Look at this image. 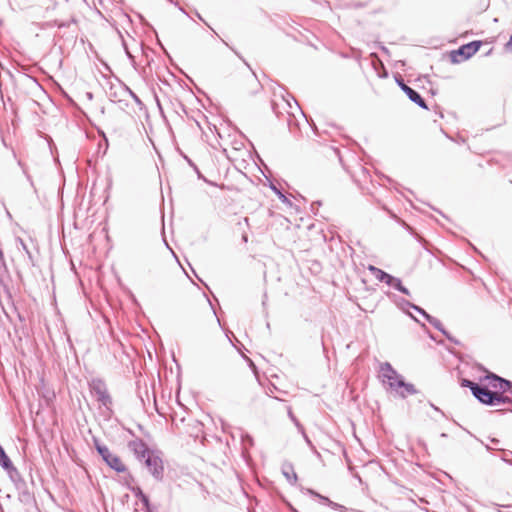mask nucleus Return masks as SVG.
Returning a JSON list of instances; mask_svg holds the SVG:
<instances>
[{
  "mask_svg": "<svg viewBox=\"0 0 512 512\" xmlns=\"http://www.w3.org/2000/svg\"><path fill=\"white\" fill-rule=\"evenodd\" d=\"M133 492H134V495L140 500V498L142 496H144L145 494L143 493V491L141 490V488L137 487V488H134L133 489Z\"/></svg>",
  "mask_w": 512,
  "mask_h": 512,
  "instance_id": "nucleus-22",
  "label": "nucleus"
},
{
  "mask_svg": "<svg viewBox=\"0 0 512 512\" xmlns=\"http://www.w3.org/2000/svg\"><path fill=\"white\" fill-rule=\"evenodd\" d=\"M328 506L334 510H339V511H342V512H347V508L341 504H338L336 502H333L332 500L330 501V503L328 504Z\"/></svg>",
  "mask_w": 512,
  "mask_h": 512,
  "instance_id": "nucleus-19",
  "label": "nucleus"
},
{
  "mask_svg": "<svg viewBox=\"0 0 512 512\" xmlns=\"http://www.w3.org/2000/svg\"><path fill=\"white\" fill-rule=\"evenodd\" d=\"M4 470L8 473V476L11 479V481L16 485H18V483L20 482H23L18 469L13 465V463L10 464V466L5 468Z\"/></svg>",
  "mask_w": 512,
  "mask_h": 512,
  "instance_id": "nucleus-11",
  "label": "nucleus"
},
{
  "mask_svg": "<svg viewBox=\"0 0 512 512\" xmlns=\"http://www.w3.org/2000/svg\"><path fill=\"white\" fill-rule=\"evenodd\" d=\"M398 84L412 102H414L421 108L427 109L425 100L421 97V95L416 90L409 87L402 80L398 81Z\"/></svg>",
  "mask_w": 512,
  "mask_h": 512,
  "instance_id": "nucleus-6",
  "label": "nucleus"
},
{
  "mask_svg": "<svg viewBox=\"0 0 512 512\" xmlns=\"http://www.w3.org/2000/svg\"><path fill=\"white\" fill-rule=\"evenodd\" d=\"M250 366L255 369V365L252 361H250Z\"/></svg>",
  "mask_w": 512,
  "mask_h": 512,
  "instance_id": "nucleus-30",
  "label": "nucleus"
},
{
  "mask_svg": "<svg viewBox=\"0 0 512 512\" xmlns=\"http://www.w3.org/2000/svg\"><path fill=\"white\" fill-rule=\"evenodd\" d=\"M301 433L303 434L304 438H305V441L309 444V445H312L310 439L308 438V436L305 434L304 432V429L303 430H300Z\"/></svg>",
  "mask_w": 512,
  "mask_h": 512,
  "instance_id": "nucleus-26",
  "label": "nucleus"
},
{
  "mask_svg": "<svg viewBox=\"0 0 512 512\" xmlns=\"http://www.w3.org/2000/svg\"><path fill=\"white\" fill-rule=\"evenodd\" d=\"M301 433L303 434L304 438H305V441L309 444V445H312L310 439L308 438V436L305 434L304 432V429L303 430H300Z\"/></svg>",
  "mask_w": 512,
  "mask_h": 512,
  "instance_id": "nucleus-25",
  "label": "nucleus"
},
{
  "mask_svg": "<svg viewBox=\"0 0 512 512\" xmlns=\"http://www.w3.org/2000/svg\"><path fill=\"white\" fill-rule=\"evenodd\" d=\"M369 271L374 275V277L380 281V282H385V280H389V274L386 273L385 271L375 267V266H369Z\"/></svg>",
  "mask_w": 512,
  "mask_h": 512,
  "instance_id": "nucleus-15",
  "label": "nucleus"
},
{
  "mask_svg": "<svg viewBox=\"0 0 512 512\" xmlns=\"http://www.w3.org/2000/svg\"><path fill=\"white\" fill-rule=\"evenodd\" d=\"M405 305L414 309L415 311H417L418 313H420L421 315H423L425 318H426V315H429L424 309H422L421 307L415 305V304H412L408 301H405Z\"/></svg>",
  "mask_w": 512,
  "mask_h": 512,
  "instance_id": "nucleus-18",
  "label": "nucleus"
},
{
  "mask_svg": "<svg viewBox=\"0 0 512 512\" xmlns=\"http://www.w3.org/2000/svg\"><path fill=\"white\" fill-rule=\"evenodd\" d=\"M126 53H127V56H128L130 59H133V56L131 55V53H130L128 50H126Z\"/></svg>",
  "mask_w": 512,
  "mask_h": 512,
  "instance_id": "nucleus-28",
  "label": "nucleus"
},
{
  "mask_svg": "<svg viewBox=\"0 0 512 512\" xmlns=\"http://www.w3.org/2000/svg\"><path fill=\"white\" fill-rule=\"evenodd\" d=\"M140 501L142 502L145 510H149L151 505H150L149 498H148V496L146 494L140 498Z\"/></svg>",
  "mask_w": 512,
  "mask_h": 512,
  "instance_id": "nucleus-21",
  "label": "nucleus"
},
{
  "mask_svg": "<svg viewBox=\"0 0 512 512\" xmlns=\"http://www.w3.org/2000/svg\"><path fill=\"white\" fill-rule=\"evenodd\" d=\"M510 457H512V451H508V452L504 453L502 459H503V461L510 463Z\"/></svg>",
  "mask_w": 512,
  "mask_h": 512,
  "instance_id": "nucleus-23",
  "label": "nucleus"
},
{
  "mask_svg": "<svg viewBox=\"0 0 512 512\" xmlns=\"http://www.w3.org/2000/svg\"><path fill=\"white\" fill-rule=\"evenodd\" d=\"M145 465L148 468L149 472L156 480H161L163 478V462L162 459L156 455L154 452H151L145 459Z\"/></svg>",
  "mask_w": 512,
  "mask_h": 512,
  "instance_id": "nucleus-5",
  "label": "nucleus"
},
{
  "mask_svg": "<svg viewBox=\"0 0 512 512\" xmlns=\"http://www.w3.org/2000/svg\"><path fill=\"white\" fill-rule=\"evenodd\" d=\"M306 492H307L309 495H311V496H314V497L318 498L321 504H324V505H327V506H328V504H329V503H330V501H331L328 497L323 496V495H321V494L317 493L316 491H314V490H312V489H306Z\"/></svg>",
  "mask_w": 512,
  "mask_h": 512,
  "instance_id": "nucleus-17",
  "label": "nucleus"
},
{
  "mask_svg": "<svg viewBox=\"0 0 512 512\" xmlns=\"http://www.w3.org/2000/svg\"><path fill=\"white\" fill-rule=\"evenodd\" d=\"M111 469L115 470L118 473L125 472L126 466L122 462L119 456L112 453L108 459L104 461Z\"/></svg>",
  "mask_w": 512,
  "mask_h": 512,
  "instance_id": "nucleus-8",
  "label": "nucleus"
},
{
  "mask_svg": "<svg viewBox=\"0 0 512 512\" xmlns=\"http://www.w3.org/2000/svg\"><path fill=\"white\" fill-rule=\"evenodd\" d=\"M3 258V252L2 250L0 249V260Z\"/></svg>",
  "mask_w": 512,
  "mask_h": 512,
  "instance_id": "nucleus-29",
  "label": "nucleus"
},
{
  "mask_svg": "<svg viewBox=\"0 0 512 512\" xmlns=\"http://www.w3.org/2000/svg\"><path fill=\"white\" fill-rule=\"evenodd\" d=\"M10 464H12V461L10 460V458L7 456L4 449L0 445V465L2 466L3 469H5L9 467Z\"/></svg>",
  "mask_w": 512,
  "mask_h": 512,
  "instance_id": "nucleus-16",
  "label": "nucleus"
},
{
  "mask_svg": "<svg viewBox=\"0 0 512 512\" xmlns=\"http://www.w3.org/2000/svg\"><path fill=\"white\" fill-rule=\"evenodd\" d=\"M282 474L291 485L296 484L298 477L291 463H284L282 465Z\"/></svg>",
  "mask_w": 512,
  "mask_h": 512,
  "instance_id": "nucleus-9",
  "label": "nucleus"
},
{
  "mask_svg": "<svg viewBox=\"0 0 512 512\" xmlns=\"http://www.w3.org/2000/svg\"><path fill=\"white\" fill-rule=\"evenodd\" d=\"M507 46L510 47L512 49V34H511V37L507 43Z\"/></svg>",
  "mask_w": 512,
  "mask_h": 512,
  "instance_id": "nucleus-27",
  "label": "nucleus"
},
{
  "mask_svg": "<svg viewBox=\"0 0 512 512\" xmlns=\"http://www.w3.org/2000/svg\"><path fill=\"white\" fill-rule=\"evenodd\" d=\"M145 512H153L151 507L149 508V510H145Z\"/></svg>",
  "mask_w": 512,
  "mask_h": 512,
  "instance_id": "nucleus-31",
  "label": "nucleus"
},
{
  "mask_svg": "<svg viewBox=\"0 0 512 512\" xmlns=\"http://www.w3.org/2000/svg\"><path fill=\"white\" fill-rule=\"evenodd\" d=\"M129 448L134 452L138 459H145L151 451L148 449L147 445L140 439H136L129 442Z\"/></svg>",
  "mask_w": 512,
  "mask_h": 512,
  "instance_id": "nucleus-7",
  "label": "nucleus"
},
{
  "mask_svg": "<svg viewBox=\"0 0 512 512\" xmlns=\"http://www.w3.org/2000/svg\"><path fill=\"white\" fill-rule=\"evenodd\" d=\"M426 320L432 326H434L437 330L441 331L450 341H453V339L449 336V334L444 329V327H443V325H442L440 320H438L437 318H435V317H433L431 315H426Z\"/></svg>",
  "mask_w": 512,
  "mask_h": 512,
  "instance_id": "nucleus-14",
  "label": "nucleus"
},
{
  "mask_svg": "<svg viewBox=\"0 0 512 512\" xmlns=\"http://www.w3.org/2000/svg\"><path fill=\"white\" fill-rule=\"evenodd\" d=\"M389 280H385V284H387L388 286L390 287H393L394 289L398 290L399 292L405 294V295H410V292L409 290L402 285V282L399 278H396L392 275L389 274Z\"/></svg>",
  "mask_w": 512,
  "mask_h": 512,
  "instance_id": "nucleus-10",
  "label": "nucleus"
},
{
  "mask_svg": "<svg viewBox=\"0 0 512 512\" xmlns=\"http://www.w3.org/2000/svg\"><path fill=\"white\" fill-rule=\"evenodd\" d=\"M480 41H473L462 45L458 50L451 53L454 62L464 61L472 57L480 48Z\"/></svg>",
  "mask_w": 512,
  "mask_h": 512,
  "instance_id": "nucleus-4",
  "label": "nucleus"
},
{
  "mask_svg": "<svg viewBox=\"0 0 512 512\" xmlns=\"http://www.w3.org/2000/svg\"><path fill=\"white\" fill-rule=\"evenodd\" d=\"M288 416L295 423V425L297 426V428L299 430H303V426L299 423V421L297 420V418L293 414L291 408H288Z\"/></svg>",
  "mask_w": 512,
  "mask_h": 512,
  "instance_id": "nucleus-20",
  "label": "nucleus"
},
{
  "mask_svg": "<svg viewBox=\"0 0 512 512\" xmlns=\"http://www.w3.org/2000/svg\"><path fill=\"white\" fill-rule=\"evenodd\" d=\"M89 389L91 394L96 398L99 403L101 413L106 417H111L113 410V399L108 391L105 382L99 378H93L89 382Z\"/></svg>",
  "mask_w": 512,
  "mask_h": 512,
  "instance_id": "nucleus-3",
  "label": "nucleus"
},
{
  "mask_svg": "<svg viewBox=\"0 0 512 512\" xmlns=\"http://www.w3.org/2000/svg\"><path fill=\"white\" fill-rule=\"evenodd\" d=\"M94 446H95L97 452L102 457L103 461L108 459L110 457V455L112 454L110 449L106 445L100 443V441L97 439H94Z\"/></svg>",
  "mask_w": 512,
  "mask_h": 512,
  "instance_id": "nucleus-13",
  "label": "nucleus"
},
{
  "mask_svg": "<svg viewBox=\"0 0 512 512\" xmlns=\"http://www.w3.org/2000/svg\"><path fill=\"white\" fill-rule=\"evenodd\" d=\"M276 193L279 195L280 199H282L283 202H288V199L285 195H283L280 191H278L276 188H273Z\"/></svg>",
  "mask_w": 512,
  "mask_h": 512,
  "instance_id": "nucleus-24",
  "label": "nucleus"
},
{
  "mask_svg": "<svg viewBox=\"0 0 512 512\" xmlns=\"http://www.w3.org/2000/svg\"><path fill=\"white\" fill-rule=\"evenodd\" d=\"M380 376L382 378V382L401 398H406L408 395L417 393L415 386L411 383L405 382L403 376L400 375L388 362L381 364Z\"/></svg>",
  "mask_w": 512,
  "mask_h": 512,
  "instance_id": "nucleus-2",
  "label": "nucleus"
},
{
  "mask_svg": "<svg viewBox=\"0 0 512 512\" xmlns=\"http://www.w3.org/2000/svg\"><path fill=\"white\" fill-rule=\"evenodd\" d=\"M243 240L246 242L247 241V236H243Z\"/></svg>",
  "mask_w": 512,
  "mask_h": 512,
  "instance_id": "nucleus-32",
  "label": "nucleus"
},
{
  "mask_svg": "<svg viewBox=\"0 0 512 512\" xmlns=\"http://www.w3.org/2000/svg\"><path fill=\"white\" fill-rule=\"evenodd\" d=\"M94 446H95L97 452L102 457L103 461L108 459L110 457V455L112 454L110 449L106 445L100 443V441L97 439H94Z\"/></svg>",
  "mask_w": 512,
  "mask_h": 512,
  "instance_id": "nucleus-12",
  "label": "nucleus"
},
{
  "mask_svg": "<svg viewBox=\"0 0 512 512\" xmlns=\"http://www.w3.org/2000/svg\"><path fill=\"white\" fill-rule=\"evenodd\" d=\"M487 385L482 386L468 379L462 380V386L471 390L481 403L495 406L501 403L512 404V382L490 373L485 377Z\"/></svg>",
  "mask_w": 512,
  "mask_h": 512,
  "instance_id": "nucleus-1",
  "label": "nucleus"
}]
</instances>
